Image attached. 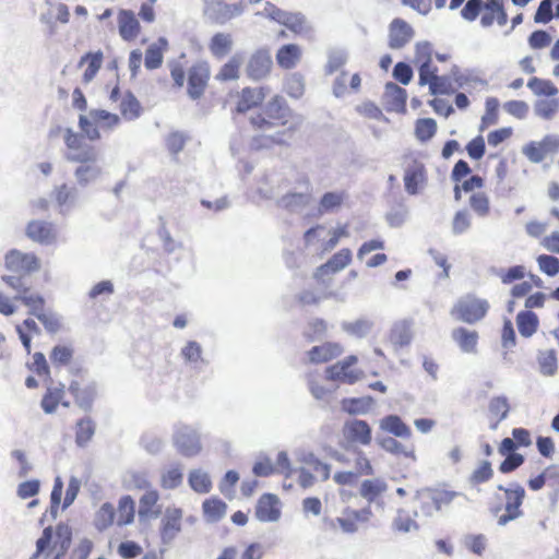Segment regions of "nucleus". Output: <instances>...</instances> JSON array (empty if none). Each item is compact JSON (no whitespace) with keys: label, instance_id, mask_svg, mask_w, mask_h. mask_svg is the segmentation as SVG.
I'll use <instances>...</instances> for the list:
<instances>
[{"label":"nucleus","instance_id":"37","mask_svg":"<svg viewBox=\"0 0 559 559\" xmlns=\"http://www.w3.org/2000/svg\"><path fill=\"white\" fill-rule=\"evenodd\" d=\"M96 431L95 421L86 416L78 420L75 429V443L80 448H85L92 440Z\"/></svg>","mask_w":559,"mask_h":559},{"label":"nucleus","instance_id":"39","mask_svg":"<svg viewBox=\"0 0 559 559\" xmlns=\"http://www.w3.org/2000/svg\"><path fill=\"white\" fill-rule=\"evenodd\" d=\"M347 194L345 191H333L324 193L319 201V213H330L342 207Z\"/></svg>","mask_w":559,"mask_h":559},{"label":"nucleus","instance_id":"16","mask_svg":"<svg viewBox=\"0 0 559 559\" xmlns=\"http://www.w3.org/2000/svg\"><path fill=\"white\" fill-rule=\"evenodd\" d=\"M2 280L8 286L16 290L14 299L25 305L31 314H39L45 309V299L39 294L33 293L31 288L21 286L14 276H2Z\"/></svg>","mask_w":559,"mask_h":559},{"label":"nucleus","instance_id":"56","mask_svg":"<svg viewBox=\"0 0 559 559\" xmlns=\"http://www.w3.org/2000/svg\"><path fill=\"white\" fill-rule=\"evenodd\" d=\"M539 270L548 276H555L559 273V259L550 254H540L537 257Z\"/></svg>","mask_w":559,"mask_h":559},{"label":"nucleus","instance_id":"46","mask_svg":"<svg viewBox=\"0 0 559 559\" xmlns=\"http://www.w3.org/2000/svg\"><path fill=\"white\" fill-rule=\"evenodd\" d=\"M16 332L25 348H29L32 340L40 334V330L33 319H25L17 324Z\"/></svg>","mask_w":559,"mask_h":559},{"label":"nucleus","instance_id":"31","mask_svg":"<svg viewBox=\"0 0 559 559\" xmlns=\"http://www.w3.org/2000/svg\"><path fill=\"white\" fill-rule=\"evenodd\" d=\"M361 85L359 73L349 76L346 71H342L333 83V94L336 97H343L348 92H358Z\"/></svg>","mask_w":559,"mask_h":559},{"label":"nucleus","instance_id":"29","mask_svg":"<svg viewBox=\"0 0 559 559\" xmlns=\"http://www.w3.org/2000/svg\"><path fill=\"white\" fill-rule=\"evenodd\" d=\"M413 322L407 319L396 321L390 331V342L394 346H408L413 340Z\"/></svg>","mask_w":559,"mask_h":559},{"label":"nucleus","instance_id":"6","mask_svg":"<svg viewBox=\"0 0 559 559\" xmlns=\"http://www.w3.org/2000/svg\"><path fill=\"white\" fill-rule=\"evenodd\" d=\"M405 191L411 195L420 193L428 183V170L425 163L414 153L402 158Z\"/></svg>","mask_w":559,"mask_h":559},{"label":"nucleus","instance_id":"53","mask_svg":"<svg viewBox=\"0 0 559 559\" xmlns=\"http://www.w3.org/2000/svg\"><path fill=\"white\" fill-rule=\"evenodd\" d=\"M452 336L463 349H473L477 345L478 334L475 331L459 328L453 331Z\"/></svg>","mask_w":559,"mask_h":559},{"label":"nucleus","instance_id":"14","mask_svg":"<svg viewBox=\"0 0 559 559\" xmlns=\"http://www.w3.org/2000/svg\"><path fill=\"white\" fill-rule=\"evenodd\" d=\"M357 357L350 355L342 361L330 366L325 370V378L330 381H338L341 383L354 384L362 379L364 372L359 369L353 368L357 362Z\"/></svg>","mask_w":559,"mask_h":559},{"label":"nucleus","instance_id":"3","mask_svg":"<svg viewBox=\"0 0 559 559\" xmlns=\"http://www.w3.org/2000/svg\"><path fill=\"white\" fill-rule=\"evenodd\" d=\"M432 46L428 41L415 45L414 64L418 69V84L428 86L431 95H450L454 92L449 75H440L438 67L432 62Z\"/></svg>","mask_w":559,"mask_h":559},{"label":"nucleus","instance_id":"64","mask_svg":"<svg viewBox=\"0 0 559 559\" xmlns=\"http://www.w3.org/2000/svg\"><path fill=\"white\" fill-rule=\"evenodd\" d=\"M485 140L481 135H477L466 144V151L472 159L478 160L485 155Z\"/></svg>","mask_w":559,"mask_h":559},{"label":"nucleus","instance_id":"51","mask_svg":"<svg viewBox=\"0 0 559 559\" xmlns=\"http://www.w3.org/2000/svg\"><path fill=\"white\" fill-rule=\"evenodd\" d=\"M392 528L401 533H409L412 531H418L419 525L405 510L400 509L396 516L393 519Z\"/></svg>","mask_w":559,"mask_h":559},{"label":"nucleus","instance_id":"12","mask_svg":"<svg viewBox=\"0 0 559 559\" xmlns=\"http://www.w3.org/2000/svg\"><path fill=\"white\" fill-rule=\"evenodd\" d=\"M211 68L206 61L193 63L187 71V94L193 99L202 98L209 86Z\"/></svg>","mask_w":559,"mask_h":559},{"label":"nucleus","instance_id":"22","mask_svg":"<svg viewBox=\"0 0 559 559\" xmlns=\"http://www.w3.org/2000/svg\"><path fill=\"white\" fill-rule=\"evenodd\" d=\"M272 70V59L266 51L258 50L249 59L246 72L248 78L258 81L266 78Z\"/></svg>","mask_w":559,"mask_h":559},{"label":"nucleus","instance_id":"20","mask_svg":"<svg viewBox=\"0 0 559 559\" xmlns=\"http://www.w3.org/2000/svg\"><path fill=\"white\" fill-rule=\"evenodd\" d=\"M414 31L408 23L402 19H394L389 26V47L401 49L413 38Z\"/></svg>","mask_w":559,"mask_h":559},{"label":"nucleus","instance_id":"13","mask_svg":"<svg viewBox=\"0 0 559 559\" xmlns=\"http://www.w3.org/2000/svg\"><path fill=\"white\" fill-rule=\"evenodd\" d=\"M182 509L177 507L165 509L159 524V538L164 548L170 547L182 531Z\"/></svg>","mask_w":559,"mask_h":559},{"label":"nucleus","instance_id":"47","mask_svg":"<svg viewBox=\"0 0 559 559\" xmlns=\"http://www.w3.org/2000/svg\"><path fill=\"white\" fill-rule=\"evenodd\" d=\"M183 473L179 464L171 465L163 472L160 477V486L165 489H176L182 483Z\"/></svg>","mask_w":559,"mask_h":559},{"label":"nucleus","instance_id":"10","mask_svg":"<svg viewBox=\"0 0 559 559\" xmlns=\"http://www.w3.org/2000/svg\"><path fill=\"white\" fill-rule=\"evenodd\" d=\"M472 168L467 162L460 159L455 163L451 171V180L455 182L453 188L454 199L460 201L462 199V192H476L480 191L485 185L484 179L479 175H473L468 179L463 180L465 177L471 175Z\"/></svg>","mask_w":559,"mask_h":559},{"label":"nucleus","instance_id":"40","mask_svg":"<svg viewBox=\"0 0 559 559\" xmlns=\"http://www.w3.org/2000/svg\"><path fill=\"white\" fill-rule=\"evenodd\" d=\"M202 508L206 520L214 523L225 516L227 504L219 498H210L203 502Z\"/></svg>","mask_w":559,"mask_h":559},{"label":"nucleus","instance_id":"41","mask_svg":"<svg viewBox=\"0 0 559 559\" xmlns=\"http://www.w3.org/2000/svg\"><path fill=\"white\" fill-rule=\"evenodd\" d=\"M188 483L191 489L198 493H207L212 489L210 475L202 469H192L189 473Z\"/></svg>","mask_w":559,"mask_h":559},{"label":"nucleus","instance_id":"11","mask_svg":"<svg viewBox=\"0 0 559 559\" xmlns=\"http://www.w3.org/2000/svg\"><path fill=\"white\" fill-rule=\"evenodd\" d=\"M489 308L490 305L486 299L466 295L455 304L453 313L466 323H475L485 318Z\"/></svg>","mask_w":559,"mask_h":559},{"label":"nucleus","instance_id":"57","mask_svg":"<svg viewBox=\"0 0 559 559\" xmlns=\"http://www.w3.org/2000/svg\"><path fill=\"white\" fill-rule=\"evenodd\" d=\"M115 508L111 503L105 502L96 515V525L99 530L107 528L114 523Z\"/></svg>","mask_w":559,"mask_h":559},{"label":"nucleus","instance_id":"54","mask_svg":"<svg viewBox=\"0 0 559 559\" xmlns=\"http://www.w3.org/2000/svg\"><path fill=\"white\" fill-rule=\"evenodd\" d=\"M265 12L270 19L288 27H293L295 21L298 19L296 15L287 13L272 3H267L265 7Z\"/></svg>","mask_w":559,"mask_h":559},{"label":"nucleus","instance_id":"32","mask_svg":"<svg viewBox=\"0 0 559 559\" xmlns=\"http://www.w3.org/2000/svg\"><path fill=\"white\" fill-rule=\"evenodd\" d=\"M380 428L394 437L408 439L412 436L411 428L399 415H386L380 420Z\"/></svg>","mask_w":559,"mask_h":559},{"label":"nucleus","instance_id":"21","mask_svg":"<svg viewBox=\"0 0 559 559\" xmlns=\"http://www.w3.org/2000/svg\"><path fill=\"white\" fill-rule=\"evenodd\" d=\"M352 262V251L343 248L334 253L324 264L320 265L313 276L320 281L329 274H334L345 269Z\"/></svg>","mask_w":559,"mask_h":559},{"label":"nucleus","instance_id":"33","mask_svg":"<svg viewBox=\"0 0 559 559\" xmlns=\"http://www.w3.org/2000/svg\"><path fill=\"white\" fill-rule=\"evenodd\" d=\"M376 401L372 396L345 397L342 400V409L350 415H365L370 412Z\"/></svg>","mask_w":559,"mask_h":559},{"label":"nucleus","instance_id":"63","mask_svg":"<svg viewBox=\"0 0 559 559\" xmlns=\"http://www.w3.org/2000/svg\"><path fill=\"white\" fill-rule=\"evenodd\" d=\"M525 462L524 455L518 453L504 456V460L499 465V471L502 474H509L516 471Z\"/></svg>","mask_w":559,"mask_h":559},{"label":"nucleus","instance_id":"5","mask_svg":"<svg viewBox=\"0 0 559 559\" xmlns=\"http://www.w3.org/2000/svg\"><path fill=\"white\" fill-rule=\"evenodd\" d=\"M462 16L467 21H475L480 15V24L489 27L497 23L504 26L508 23V14L504 10L503 0H468L461 11Z\"/></svg>","mask_w":559,"mask_h":559},{"label":"nucleus","instance_id":"15","mask_svg":"<svg viewBox=\"0 0 559 559\" xmlns=\"http://www.w3.org/2000/svg\"><path fill=\"white\" fill-rule=\"evenodd\" d=\"M557 152H559L558 134H547L540 141H532L523 147V154L534 163H539Z\"/></svg>","mask_w":559,"mask_h":559},{"label":"nucleus","instance_id":"8","mask_svg":"<svg viewBox=\"0 0 559 559\" xmlns=\"http://www.w3.org/2000/svg\"><path fill=\"white\" fill-rule=\"evenodd\" d=\"M4 266L19 282L20 278L37 272L40 261L33 252H22L17 249L10 250L4 255Z\"/></svg>","mask_w":559,"mask_h":559},{"label":"nucleus","instance_id":"19","mask_svg":"<svg viewBox=\"0 0 559 559\" xmlns=\"http://www.w3.org/2000/svg\"><path fill=\"white\" fill-rule=\"evenodd\" d=\"M280 499L273 493H263L255 506V518L260 522H276L281 518Z\"/></svg>","mask_w":559,"mask_h":559},{"label":"nucleus","instance_id":"36","mask_svg":"<svg viewBox=\"0 0 559 559\" xmlns=\"http://www.w3.org/2000/svg\"><path fill=\"white\" fill-rule=\"evenodd\" d=\"M283 91L293 99H300L306 92V82L302 74L289 73L284 78Z\"/></svg>","mask_w":559,"mask_h":559},{"label":"nucleus","instance_id":"9","mask_svg":"<svg viewBox=\"0 0 559 559\" xmlns=\"http://www.w3.org/2000/svg\"><path fill=\"white\" fill-rule=\"evenodd\" d=\"M173 443L177 451L186 457L197 456L202 450L198 428L181 423L174 428Z\"/></svg>","mask_w":559,"mask_h":559},{"label":"nucleus","instance_id":"7","mask_svg":"<svg viewBox=\"0 0 559 559\" xmlns=\"http://www.w3.org/2000/svg\"><path fill=\"white\" fill-rule=\"evenodd\" d=\"M497 489L503 491L506 496V512L498 516L497 523L499 526H506L509 522L523 515L521 506L525 498V489L519 483H511L509 487L498 485Z\"/></svg>","mask_w":559,"mask_h":559},{"label":"nucleus","instance_id":"24","mask_svg":"<svg viewBox=\"0 0 559 559\" xmlns=\"http://www.w3.org/2000/svg\"><path fill=\"white\" fill-rule=\"evenodd\" d=\"M345 437L352 441L362 445H368L371 442V427L362 419H353L345 423L344 426Z\"/></svg>","mask_w":559,"mask_h":559},{"label":"nucleus","instance_id":"2","mask_svg":"<svg viewBox=\"0 0 559 559\" xmlns=\"http://www.w3.org/2000/svg\"><path fill=\"white\" fill-rule=\"evenodd\" d=\"M120 123V117L104 109H92L87 115L79 117V127L82 134L68 129L64 134L66 159L70 163L81 164L98 160V150L86 141L100 139V131H111Z\"/></svg>","mask_w":559,"mask_h":559},{"label":"nucleus","instance_id":"18","mask_svg":"<svg viewBox=\"0 0 559 559\" xmlns=\"http://www.w3.org/2000/svg\"><path fill=\"white\" fill-rule=\"evenodd\" d=\"M383 105L386 111L405 114L407 92L395 83L389 82L384 86Z\"/></svg>","mask_w":559,"mask_h":559},{"label":"nucleus","instance_id":"1","mask_svg":"<svg viewBox=\"0 0 559 559\" xmlns=\"http://www.w3.org/2000/svg\"><path fill=\"white\" fill-rule=\"evenodd\" d=\"M271 88L267 85L245 86L235 94L233 118L261 109L249 118V126L258 134L252 136L251 146L255 150L288 145L299 129V123H289L294 111L281 94H274L262 107Z\"/></svg>","mask_w":559,"mask_h":559},{"label":"nucleus","instance_id":"48","mask_svg":"<svg viewBox=\"0 0 559 559\" xmlns=\"http://www.w3.org/2000/svg\"><path fill=\"white\" fill-rule=\"evenodd\" d=\"M437 132V122L432 118H421L415 123V135L420 142L429 141Z\"/></svg>","mask_w":559,"mask_h":559},{"label":"nucleus","instance_id":"28","mask_svg":"<svg viewBox=\"0 0 559 559\" xmlns=\"http://www.w3.org/2000/svg\"><path fill=\"white\" fill-rule=\"evenodd\" d=\"M302 57L300 46L296 44L283 45L276 52V62L281 69L292 70L298 66Z\"/></svg>","mask_w":559,"mask_h":559},{"label":"nucleus","instance_id":"17","mask_svg":"<svg viewBox=\"0 0 559 559\" xmlns=\"http://www.w3.org/2000/svg\"><path fill=\"white\" fill-rule=\"evenodd\" d=\"M117 25L120 37L128 43L134 41L142 32L140 21L132 10H119Z\"/></svg>","mask_w":559,"mask_h":559},{"label":"nucleus","instance_id":"4","mask_svg":"<svg viewBox=\"0 0 559 559\" xmlns=\"http://www.w3.org/2000/svg\"><path fill=\"white\" fill-rule=\"evenodd\" d=\"M527 87L538 97L534 104V112L543 120H552L559 114V90L556 84L547 79L533 76L527 82Z\"/></svg>","mask_w":559,"mask_h":559},{"label":"nucleus","instance_id":"52","mask_svg":"<svg viewBox=\"0 0 559 559\" xmlns=\"http://www.w3.org/2000/svg\"><path fill=\"white\" fill-rule=\"evenodd\" d=\"M134 520V501L130 496H123L119 500V516L117 524L119 526L128 525Z\"/></svg>","mask_w":559,"mask_h":559},{"label":"nucleus","instance_id":"55","mask_svg":"<svg viewBox=\"0 0 559 559\" xmlns=\"http://www.w3.org/2000/svg\"><path fill=\"white\" fill-rule=\"evenodd\" d=\"M493 476V469L489 461H483L480 465L469 476L472 485H479L487 483Z\"/></svg>","mask_w":559,"mask_h":559},{"label":"nucleus","instance_id":"43","mask_svg":"<svg viewBox=\"0 0 559 559\" xmlns=\"http://www.w3.org/2000/svg\"><path fill=\"white\" fill-rule=\"evenodd\" d=\"M98 160L85 162L78 164L74 175L81 185H86L94 181L100 175V168L97 164Z\"/></svg>","mask_w":559,"mask_h":559},{"label":"nucleus","instance_id":"49","mask_svg":"<svg viewBox=\"0 0 559 559\" xmlns=\"http://www.w3.org/2000/svg\"><path fill=\"white\" fill-rule=\"evenodd\" d=\"M377 442L386 452L392 454H403L406 457L415 459L414 451L407 450L400 441L393 437H377Z\"/></svg>","mask_w":559,"mask_h":559},{"label":"nucleus","instance_id":"60","mask_svg":"<svg viewBox=\"0 0 559 559\" xmlns=\"http://www.w3.org/2000/svg\"><path fill=\"white\" fill-rule=\"evenodd\" d=\"M356 111L368 119L386 120L382 110L372 102H364L356 107Z\"/></svg>","mask_w":559,"mask_h":559},{"label":"nucleus","instance_id":"50","mask_svg":"<svg viewBox=\"0 0 559 559\" xmlns=\"http://www.w3.org/2000/svg\"><path fill=\"white\" fill-rule=\"evenodd\" d=\"M469 206L478 216H487L490 212L489 197L485 191L473 192L469 197Z\"/></svg>","mask_w":559,"mask_h":559},{"label":"nucleus","instance_id":"42","mask_svg":"<svg viewBox=\"0 0 559 559\" xmlns=\"http://www.w3.org/2000/svg\"><path fill=\"white\" fill-rule=\"evenodd\" d=\"M119 110L123 119L134 120L140 117L142 107L134 95L127 93L119 104Z\"/></svg>","mask_w":559,"mask_h":559},{"label":"nucleus","instance_id":"38","mask_svg":"<svg viewBox=\"0 0 559 559\" xmlns=\"http://www.w3.org/2000/svg\"><path fill=\"white\" fill-rule=\"evenodd\" d=\"M488 411L490 415L497 418L496 423L490 425V428L495 430L509 415L510 404L508 397L504 395L491 397L488 404Z\"/></svg>","mask_w":559,"mask_h":559},{"label":"nucleus","instance_id":"30","mask_svg":"<svg viewBox=\"0 0 559 559\" xmlns=\"http://www.w3.org/2000/svg\"><path fill=\"white\" fill-rule=\"evenodd\" d=\"M243 64V57L241 53L231 56L217 71L215 80L218 82L237 81L240 78V70Z\"/></svg>","mask_w":559,"mask_h":559},{"label":"nucleus","instance_id":"44","mask_svg":"<svg viewBox=\"0 0 559 559\" xmlns=\"http://www.w3.org/2000/svg\"><path fill=\"white\" fill-rule=\"evenodd\" d=\"M499 100L495 97H489L485 103V114L483 115L479 123V130L485 131L491 126H495L499 120Z\"/></svg>","mask_w":559,"mask_h":559},{"label":"nucleus","instance_id":"23","mask_svg":"<svg viewBox=\"0 0 559 559\" xmlns=\"http://www.w3.org/2000/svg\"><path fill=\"white\" fill-rule=\"evenodd\" d=\"M26 236L40 245H50L56 239V229L51 223L45 221H31L25 228Z\"/></svg>","mask_w":559,"mask_h":559},{"label":"nucleus","instance_id":"61","mask_svg":"<svg viewBox=\"0 0 559 559\" xmlns=\"http://www.w3.org/2000/svg\"><path fill=\"white\" fill-rule=\"evenodd\" d=\"M393 78L403 85L411 83L414 72L412 67L406 62H397L392 72Z\"/></svg>","mask_w":559,"mask_h":559},{"label":"nucleus","instance_id":"62","mask_svg":"<svg viewBox=\"0 0 559 559\" xmlns=\"http://www.w3.org/2000/svg\"><path fill=\"white\" fill-rule=\"evenodd\" d=\"M157 0H144L139 9V17L143 23L152 24L156 21V7Z\"/></svg>","mask_w":559,"mask_h":559},{"label":"nucleus","instance_id":"45","mask_svg":"<svg viewBox=\"0 0 559 559\" xmlns=\"http://www.w3.org/2000/svg\"><path fill=\"white\" fill-rule=\"evenodd\" d=\"M386 484L379 479H366L360 486V496L368 502H373L378 496L386 490Z\"/></svg>","mask_w":559,"mask_h":559},{"label":"nucleus","instance_id":"27","mask_svg":"<svg viewBox=\"0 0 559 559\" xmlns=\"http://www.w3.org/2000/svg\"><path fill=\"white\" fill-rule=\"evenodd\" d=\"M233 47V35L224 32L215 33L207 44L211 55L217 60H222L227 57L231 52Z\"/></svg>","mask_w":559,"mask_h":559},{"label":"nucleus","instance_id":"35","mask_svg":"<svg viewBox=\"0 0 559 559\" xmlns=\"http://www.w3.org/2000/svg\"><path fill=\"white\" fill-rule=\"evenodd\" d=\"M519 333L523 337L533 336L539 326V320L536 313L531 310L520 311L515 318Z\"/></svg>","mask_w":559,"mask_h":559},{"label":"nucleus","instance_id":"58","mask_svg":"<svg viewBox=\"0 0 559 559\" xmlns=\"http://www.w3.org/2000/svg\"><path fill=\"white\" fill-rule=\"evenodd\" d=\"M539 370L544 376H554L557 370L555 352H540L538 356Z\"/></svg>","mask_w":559,"mask_h":559},{"label":"nucleus","instance_id":"25","mask_svg":"<svg viewBox=\"0 0 559 559\" xmlns=\"http://www.w3.org/2000/svg\"><path fill=\"white\" fill-rule=\"evenodd\" d=\"M169 49V43L166 37H158L145 50L144 66L147 70H155L162 67L164 55Z\"/></svg>","mask_w":559,"mask_h":559},{"label":"nucleus","instance_id":"34","mask_svg":"<svg viewBox=\"0 0 559 559\" xmlns=\"http://www.w3.org/2000/svg\"><path fill=\"white\" fill-rule=\"evenodd\" d=\"M70 392L75 397V403L80 408L90 411L96 396L95 384H88L85 388H80L76 381H73L69 386Z\"/></svg>","mask_w":559,"mask_h":559},{"label":"nucleus","instance_id":"26","mask_svg":"<svg viewBox=\"0 0 559 559\" xmlns=\"http://www.w3.org/2000/svg\"><path fill=\"white\" fill-rule=\"evenodd\" d=\"M104 61V53L102 50L97 51H90L83 55L79 61V67L84 69L83 75H82V82L84 84H88L92 82L98 71L100 70Z\"/></svg>","mask_w":559,"mask_h":559},{"label":"nucleus","instance_id":"59","mask_svg":"<svg viewBox=\"0 0 559 559\" xmlns=\"http://www.w3.org/2000/svg\"><path fill=\"white\" fill-rule=\"evenodd\" d=\"M556 16V12L552 11V1L551 0H542L539 3L535 15H534V22L535 23H542L547 24L549 23L552 17Z\"/></svg>","mask_w":559,"mask_h":559}]
</instances>
